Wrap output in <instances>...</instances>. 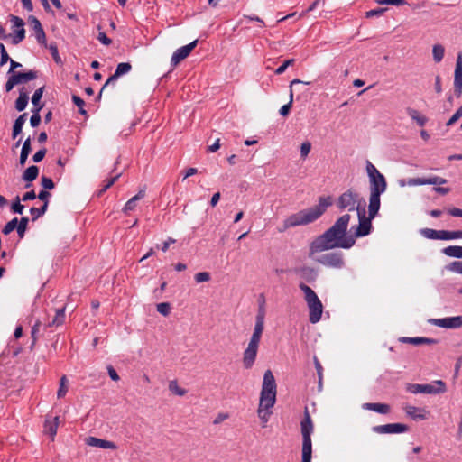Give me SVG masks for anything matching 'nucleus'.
Listing matches in <instances>:
<instances>
[{"label":"nucleus","mask_w":462,"mask_h":462,"mask_svg":"<svg viewBox=\"0 0 462 462\" xmlns=\"http://www.w3.org/2000/svg\"><path fill=\"white\" fill-rule=\"evenodd\" d=\"M65 321V307L58 309L56 310V315L53 319L48 323L47 327L51 326H60Z\"/></svg>","instance_id":"obj_31"},{"label":"nucleus","mask_w":462,"mask_h":462,"mask_svg":"<svg viewBox=\"0 0 462 462\" xmlns=\"http://www.w3.org/2000/svg\"><path fill=\"white\" fill-rule=\"evenodd\" d=\"M311 149V143L310 142H304L300 146V156L304 159L308 156Z\"/></svg>","instance_id":"obj_61"},{"label":"nucleus","mask_w":462,"mask_h":462,"mask_svg":"<svg viewBox=\"0 0 462 462\" xmlns=\"http://www.w3.org/2000/svg\"><path fill=\"white\" fill-rule=\"evenodd\" d=\"M43 91H44V86L43 87H41L39 88L38 89L35 90V92L33 93L32 97V103L33 104L34 107H38L39 106H41L42 104L40 103L42 97V95H43Z\"/></svg>","instance_id":"obj_41"},{"label":"nucleus","mask_w":462,"mask_h":462,"mask_svg":"<svg viewBox=\"0 0 462 462\" xmlns=\"http://www.w3.org/2000/svg\"><path fill=\"white\" fill-rule=\"evenodd\" d=\"M23 209L24 206L21 204V199L19 198V196H16L14 200L12 202L11 210L16 214H23Z\"/></svg>","instance_id":"obj_42"},{"label":"nucleus","mask_w":462,"mask_h":462,"mask_svg":"<svg viewBox=\"0 0 462 462\" xmlns=\"http://www.w3.org/2000/svg\"><path fill=\"white\" fill-rule=\"evenodd\" d=\"M387 8H376L370 11L365 12V17L366 18H372L374 16H380L382 15Z\"/></svg>","instance_id":"obj_60"},{"label":"nucleus","mask_w":462,"mask_h":462,"mask_svg":"<svg viewBox=\"0 0 462 462\" xmlns=\"http://www.w3.org/2000/svg\"><path fill=\"white\" fill-rule=\"evenodd\" d=\"M121 176V173L116 174V176L109 179L106 183L104 185V187L98 191V196H101L104 192H106L111 186L114 185V183L118 180V178Z\"/></svg>","instance_id":"obj_52"},{"label":"nucleus","mask_w":462,"mask_h":462,"mask_svg":"<svg viewBox=\"0 0 462 462\" xmlns=\"http://www.w3.org/2000/svg\"><path fill=\"white\" fill-rule=\"evenodd\" d=\"M132 69V65L129 62H121L117 65L115 74L119 78Z\"/></svg>","instance_id":"obj_38"},{"label":"nucleus","mask_w":462,"mask_h":462,"mask_svg":"<svg viewBox=\"0 0 462 462\" xmlns=\"http://www.w3.org/2000/svg\"><path fill=\"white\" fill-rule=\"evenodd\" d=\"M430 322L444 328H458L462 327V316L448 317L443 319H432Z\"/></svg>","instance_id":"obj_12"},{"label":"nucleus","mask_w":462,"mask_h":462,"mask_svg":"<svg viewBox=\"0 0 462 462\" xmlns=\"http://www.w3.org/2000/svg\"><path fill=\"white\" fill-rule=\"evenodd\" d=\"M264 318L265 310L263 306H260L255 317V325L253 335L251 336L247 347L243 353L242 363L245 369L252 368L256 360L259 344L264 329Z\"/></svg>","instance_id":"obj_3"},{"label":"nucleus","mask_w":462,"mask_h":462,"mask_svg":"<svg viewBox=\"0 0 462 462\" xmlns=\"http://www.w3.org/2000/svg\"><path fill=\"white\" fill-rule=\"evenodd\" d=\"M358 193L353 191L352 189H348L338 197L337 206L340 210L348 208L349 211H353L356 209L355 204L358 201Z\"/></svg>","instance_id":"obj_9"},{"label":"nucleus","mask_w":462,"mask_h":462,"mask_svg":"<svg viewBox=\"0 0 462 462\" xmlns=\"http://www.w3.org/2000/svg\"><path fill=\"white\" fill-rule=\"evenodd\" d=\"M262 390H269L271 392H276V383L274 376L271 370L265 371L263 374V381Z\"/></svg>","instance_id":"obj_22"},{"label":"nucleus","mask_w":462,"mask_h":462,"mask_svg":"<svg viewBox=\"0 0 462 462\" xmlns=\"http://www.w3.org/2000/svg\"><path fill=\"white\" fill-rule=\"evenodd\" d=\"M145 196V189H140L138 193L131 198L125 205L123 211L127 213L129 211L134 210L136 208L137 201L144 198Z\"/></svg>","instance_id":"obj_23"},{"label":"nucleus","mask_w":462,"mask_h":462,"mask_svg":"<svg viewBox=\"0 0 462 462\" xmlns=\"http://www.w3.org/2000/svg\"><path fill=\"white\" fill-rule=\"evenodd\" d=\"M442 253L449 257L462 258V246L448 245L442 249Z\"/></svg>","instance_id":"obj_30"},{"label":"nucleus","mask_w":462,"mask_h":462,"mask_svg":"<svg viewBox=\"0 0 462 462\" xmlns=\"http://www.w3.org/2000/svg\"><path fill=\"white\" fill-rule=\"evenodd\" d=\"M43 105L39 106L38 107H34L32 109V116L30 118V124L32 127H37L41 123V116L40 111L42 109Z\"/></svg>","instance_id":"obj_37"},{"label":"nucleus","mask_w":462,"mask_h":462,"mask_svg":"<svg viewBox=\"0 0 462 462\" xmlns=\"http://www.w3.org/2000/svg\"><path fill=\"white\" fill-rule=\"evenodd\" d=\"M406 112L408 114V116L413 120L415 121L418 125L420 126H424L426 125V123L428 122V118L421 115L418 110L414 109V108H411V107H408L406 109Z\"/></svg>","instance_id":"obj_28"},{"label":"nucleus","mask_w":462,"mask_h":462,"mask_svg":"<svg viewBox=\"0 0 462 462\" xmlns=\"http://www.w3.org/2000/svg\"><path fill=\"white\" fill-rule=\"evenodd\" d=\"M39 175V168L35 165L28 167L23 173V180L27 182L25 188L31 187V182L37 179Z\"/></svg>","instance_id":"obj_21"},{"label":"nucleus","mask_w":462,"mask_h":462,"mask_svg":"<svg viewBox=\"0 0 462 462\" xmlns=\"http://www.w3.org/2000/svg\"><path fill=\"white\" fill-rule=\"evenodd\" d=\"M11 77L14 79L17 85L26 83L33 80L38 77V71L28 70L26 72L15 71L11 74Z\"/></svg>","instance_id":"obj_16"},{"label":"nucleus","mask_w":462,"mask_h":462,"mask_svg":"<svg viewBox=\"0 0 462 462\" xmlns=\"http://www.w3.org/2000/svg\"><path fill=\"white\" fill-rule=\"evenodd\" d=\"M295 62V60L294 59H290V60H286L280 67H278L275 70V74L277 75H281L282 74L286 69L290 66V65H292L294 64Z\"/></svg>","instance_id":"obj_58"},{"label":"nucleus","mask_w":462,"mask_h":462,"mask_svg":"<svg viewBox=\"0 0 462 462\" xmlns=\"http://www.w3.org/2000/svg\"><path fill=\"white\" fill-rule=\"evenodd\" d=\"M86 444L91 447H97L105 449H116L117 446L115 442L98 439L96 437H88L86 439Z\"/></svg>","instance_id":"obj_15"},{"label":"nucleus","mask_w":462,"mask_h":462,"mask_svg":"<svg viewBox=\"0 0 462 462\" xmlns=\"http://www.w3.org/2000/svg\"><path fill=\"white\" fill-rule=\"evenodd\" d=\"M462 117V106L455 112V114L446 123L447 126L454 125L458 119Z\"/></svg>","instance_id":"obj_59"},{"label":"nucleus","mask_w":462,"mask_h":462,"mask_svg":"<svg viewBox=\"0 0 462 462\" xmlns=\"http://www.w3.org/2000/svg\"><path fill=\"white\" fill-rule=\"evenodd\" d=\"M41 184L43 187L44 190H51L53 189L55 187L53 180L46 176H42Z\"/></svg>","instance_id":"obj_51"},{"label":"nucleus","mask_w":462,"mask_h":462,"mask_svg":"<svg viewBox=\"0 0 462 462\" xmlns=\"http://www.w3.org/2000/svg\"><path fill=\"white\" fill-rule=\"evenodd\" d=\"M97 28L99 31L98 35H97V40L99 42H101L104 45H106V46L110 45L112 42V40L106 36V32L101 31V29H102L101 25L98 24Z\"/></svg>","instance_id":"obj_50"},{"label":"nucleus","mask_w":462,"mask_h":462,"mask_svg":"<svg viewBox=\"0 0 462 462\" xmlns=\"http://www.w3.org/2000/svg\"><path fill=\"white\" fill-rule=\"evenodd\" d=\"M447 181L448 180L446 179L439 176H434L427 179V184L430 185H443L446 184Z\"/></svg>","instance_id":"obj_56"},{"label":"nucleus","mask_w":462,"mask_h":462,"mask_svg":"<svg viewBox=\"0 0 462 462\" xmlns=\"http://www.w3.org/2000/svg\"><path fill=\"white\" fill-rule=\"evenodd\" d=\"M350 219L349 214L342 215L332 226L317 236L310 245L309 256L335 248L349 249L354 246V239L347 234Z\"/></svg>","instance_id":"obj_1"},{"label":"nucleus","mask_w":462,"mask_h":462,"mask_svg":"<svg viewBox=\"0 0 462 462\" xmlns=\"http://www.w3.org/2000/svg\"><path fill=\"white\" fill-rule=\"evenodd\" d=\"M47 47L49 48V50H50V51L51 53V56L53 58V60H55V62H57V63L61 62V60H60V57L59 55L58 47H57L56 43H51L50 45H47Z\"/></svg>","instance_id":"obj_53"},{"label":"nucleus","mask_w":462,"mask_h":462,"mask_svg":"<svg viewBox=\"0 0 462 462\" xmlns=\"http://www.w3.org/2000/svg\"><path fill=\"white\" fill-rule=\"evenodd\" d=\"M373 431L378 434H396L409 430V427L402 423H390L373 427Z\"/></svg>","instance_id":"obj_10"},{"label":"nucleus","mask_w":462,"mask_h":462,"mask_svg":"<svg viewBox=\"0 0 462 462\" xmlns=\"http://www.w3.org/2000/svg\"><path fill=\"white\" fill-rule=\"evenodd\" d=\"M445 54V48L441 44H435L432 48L433 60L436 63L443 60Z\"/></svg>","instance_id":"obj_34"},{"label":"nucleus","mask_w":462,"mask_h":462,"mask_svg":"<svg viewBox=\"0 0 462 462\" xmlns=\"http://www.w3.org/2000/svg\"><path fill=\"white\" fill-rule=\"evenodd\" d=\"M380 207L377 206L374 208V211L371 209V204L368 206V217H366L365 209V204L361 206L360 202L356 206V211L358 216L359 224L356 227L353 226L351 230L355 229L353 234L351 235V237L354 239V245L356 244V240L358 237H363L367 235H369L372 231V219H374Z\"/></svg>","instance_id":"obj_5"},{"label":"nucleus","mask_w":462,"mask_h":462,"mask_svg":"<svg viewBox=\"0 0 462 462\" xmlns=\"http://www.w3.org/2000/svg\"><path fill=\"white\" fill-rule=\"evenodd\" d=\"M257 413L259 418L263 423H266L269 420V416L271 414V411H268V410L264 409V407H258Z\"/></svg>","instance_id":"obj_55"},{"label":"nucleus","mask_w":462,"mask_h":462,"mask_svg":"<svg viewBox=\"0 0 462 462\" xmlns=\"http://www.w3.org/2000/svg\"><path fill=\"white\" fill-rule=\"evenodd\" d=\"M276 402V392H271L269 390H262L260 393V407L269 410L275 404Z\"/></svg>","instance_id":"obj_14"},{"label":"nucleus","mask_w":462,"mask_h":462,"mask_svg":"<svg viewBox=\"0 0 462 462\" xmlns=\"http://www.w3.org/2000/svg\"><path fill=\"white\" fill-rule=\"evenodd\" d=\"M67 383H68V379H67L66 375H62L60 380V387L57 392L58 398H63L66 395V393L68 392Z\"/></svg>","instance_id":"obj_39"},{"label":"nucleus","mask_w":462,"mask_h":462,"mask_svg":"<svg viewBox=\"0 0 462 462\" xmlns=\"http://www.w3.org/2000/svg\"><path fill=\"white\" fill-rule=\"evenodd\" d=\"M40 327H41V321L40 320H37L35 322V324L32 326V331H31V337H32V344L30 346V348L32 349L36 344V341H37V334L39 332V329H40Z\"/></svg>","instance_id":"obj_45"},{"label":"nucleus","mask_w":462,"mask_h":462,"mask_svg":"<svg viewBox=\"0 0 462 462\" xmlns=\"http://www.w3.org/2000/svg\"><path fill=\"white\" fill-rule=\"evenodd\" d=\"M28 22L32 25V29H33V31L35 32V37H36L37 42L40 44L44 45L45 47H47L46 34H45V32H44V30H43L41 22L38 20V18H36L33 15H30L29 16Z\"/></svg>","instance_id":"obj_13"},{"label":"nucleus","mask_w":462,"mask_h":462,"mask_svg":"<svg viewBox=\"0 0 462 462\" xmlns=\"http://www.w3.org/2000/svg\"><path fill=\"white\" fill-rule=\"evenodd\" d=\"M296 84H306V85H309L310 82H305V81H302L299 79H294L293 80L291 81V85H290V101L286 104V105H283L281 109H280V114L282 116H287L291 111V106H292V102H293V90H292V86L293 85H296Z\"/></svg>","instance_id":"obj_19"},{"label":"nucleus","mask_w":462,"mask_h":462,"mask_svg":"<svg viewBox=\"0 0 462 462\" xmlns=\"http://www.w3.org/2000/svg\"><path fill=\"white\" fill-rule=\"evenodd\" d=\"M313 361L319 377V386L321 387L323 380V367L317 356H314Z\"/></svg>","instance_id":"obj_47"},{"label":"nucleus","mask_w":462,"mask_h":462,"mask_svg":"<svg viewBox=\"0 0 462 462\" xmlns=\"http://www.w3.org/2000/svg\"><path fill=\"white\" fill-rule=\"evenodd\" d=\"M197 44H198V40H195L192 42L177 49L171 56V65L177 66L181 60L186 59L189 55V53L192 51V50L197 46Z\"/></svg>","instance_id":"obj_11"},{"label":"nucleus","mask_w":462,"mask_h":462,"mask_svg":"<svg viewBox=\"0 0 462 462\" xmlns=\"http://www.w3.org/2000/svg\"><path fill=\"white\" fill-rule=\"evenodd\" d=\"M300 430L302 434V450L307 453V450H312L311 433L313 431V423L308 408H305L304 418L300 422Z\"/></svg>","instance_id":"obj_7"},{"label":"nucleus","mask_w":462,"mask_h":462,"mask_svg":"<svg viewBox=\"0 0 462 462\" xmlns=\"http://www.w3.org/2000/svg\"><path fill=\"white\" fill-rule=\"evenodd\" d=\"M157 311L164 317H167L171 312V304L168 302H162L156 306Z\"/></svg>","instance_id":"obj_48"},{"label":"nucleus","mask_w":462,"mask_h":462,"mask_svg":"<svg viewBox=\"0 0 462 462\" xmlns=\"http://www.w3.org/2000/svg\"><path fill=\"white\" fill-rule=\"evenodd\" d=\"M9 18L14 27H16L17 29L24 27V22L22 18L14 14H10Z\"/></svg>","instance_id":"obj_57"},{"label":"nucleus","mask_w":462,"mask_h":462,"mask_svg":"<svg viewBox=\"0 0 462 462\" xmlns=\"http://www.w3.org/2000/svg\"><path fill=\"white\" fill-rule=\"evenodd\" d=\"M447 391L446 383L442 380H437L434 384H422V393L438 394Z\"/></svg>","instance_id":"obj_17"},{"label":"nucleus","mask_w":462,"mask_h":462,"mask_svg":"<svg viewBox=\"0 0 462 462\" xmlns=\"http://www.w3.org/2000/svg\"><path fill=\"white\" fill-rule=\"evenodd\" d=\"M29 223V218L27 217H23L20 220H18V224L16 226L17 233L20 238H23L25 232L27 230V226Z\"/></svg>","instance_id":"obj_35"},{"label":"nucleus","mask_w":462,"mask_h":462,"mask_svg":"<svg viewBox=\"0 0 462 462\" xmlns=\"http://www.w3.org/2000/svg\"><path fill=\"white\" fill-rule=\"evenodd\" d=\"M307 282H314L317 279V272L311 267H301L296 271Z\"/></svg>","instance_id":"obj_24"},{"label":"nucleus","mask_w":462,"mask_h":462,"mask_svg":"<svg viewBox=\"0 0 462 462\" xmlns=\"http://www.w3.org/2000/svg\"><path fill=\"white\" fill-rule=\"evenodd\" d=\"M299 288L304 293V300L309 308V320L315 324L321 319L323 305L316 292L304 282H300Z\"/></svg>","instance_id":"obj_6"},{"label":"nucleus","mask_w":462,"mask_h":462,"mask_svg":"<svg viewBox=\"0 0 462 462\" xmlns=\"http://www.w3.org/2000/svg\"><path fill=\"white\" fill-rule=\"evenodd\" d=\"M47 202L46 203H43V205L41 207V208H30V213L32 215V221H36L40 217H42V215L45 214V212L47 211Z\"/></svg>","instance_id":"obj_36"},{"label":"nucleus","mask_w":462,"mask_h":462,"mask_svg":"<svg viewBox=\"0 0 462 462\" xmlns=\"http://www.w3.org/2000/svg\"><path fill=\"white\" fill-rule=\"evenodd\" d=\"M26 117L27 113H23L15 119L12 130L13 139H15L22 133L23 126L26 121Z\"/></svg>","instance_id":"obj_26"},{"label":"nucleus","mask_w":462,"mask_h":462,"mask_svg":"<svg viewBox=\"0 0 462 462\" xmlns=\"http://www.w3.org/2000/svg\"><path fill=\"white\" fill-rule=\"evenodd\" d=\"M72 101L79 107V112L83 116H87V111L84 109V100L80 97L73 95Z\"/></svg>","instance_id":"obj_46"},{"label":"nucleus","mask_w":462,"mask_h":462,"mask_svg":"<svg viewBox=\"0 0 462 462\" xmlns=\"http://www.w3.org/2000/svg\"><path fill=\"white\" fill-rule=\"evenodd\" d=\"M17 224H18V218L17 217L13 218L9 222H7V224L4 226V228L2 229V233L4 235H9L12 231H14L16 228Z\"/></svg>","instance_id":"obj_44"},{"label":"nucleus","mask_w":462,"mask_h":462,"mask_svg":"<svg viewBox=\"0 0 462 462\" xmlns=\"http://www.w3.org/2000/svg\"><path fill=\"white\" fill-rule=\"evenodd\" d=\"M405 411L408 416L413 420H425V410L415 406L408 405L405 407Z\"/></svg>","instance_id":"obj_27"},{"label":"nucleus","mask_w":462,"mask_h":462,"mask_svg":"<svg viewBox=\"0 0 462 462\" xmlns=\"http://www.w3.org/2000/svg\"><path fill=\"white\" fill-rule=\"evenodd\" d=\"M316 261L329 268L340 269L345 265L343 254L341 252L325 254L319 258H317Z\"/></svg>","instance_id":"obj_8"},{"label":"nucleus","mask_w":462,"mask_h":462,"mask_svg":"<svg viewBox=\"0 0 462 462\" xmlns=\"http://www.w3.org/2000/svg\"><path fill=\"white\" fill-rule=\"evenodd\" d=\"M454 83H462V54L458 53L455 68Z\"/></svg>","instance_id":"obj_33"},{"label":"nucleus","mask_w":462,"mask_h":462,"mask_svg":"<svg viewBox=\"0 0 462 462\" xmlns=\"http://www.w3.org/2000/svg\"><path fill=\"white\" fill-rule=\"evenodd\" d=\"M421 235L428 239H438L439 230L431 228H423L420 230Z\"/></svg>","instance_id":"obj_49"},{"label":"nucleus","mask_w":462,"mask_h":462,"mask_svg":"<svg viewBox=\"0 0 462 462\" xmlns=\"http://www.w3.org/2000/svg\"><path fill=\"white\" fill-rule=\"evenodd\" d=\"M331 205L332 198L330 196L319 197L318 205L300 210L288 217L283 223L284 229L298 226H305L316 221Z\"/></svg>","instance_id":"obj_2"},{"label":"nucleus","mask_w":462,"mask_h":462,"mask_svg":"<svg viewBox=\"0 0 462 462\" xmlns=\"http://www.w3.org/2000/svg\"><path fill=\"white\" fill-rule=\"evenodd\" d=\"M407 390L412 393H422V384L418 383H409L407 385Z\"/></svg>","instance_id":"obj_63"},{"label":"nucleus","mask_w":462,"mask_h":462,"mask_svg":"<svg viewBox=\"0 0 462 462\" xmlns=\"http://www.w3.org/2000/svg\"><path fill=\"white\" fill-rule=\"evenodd\" d=\"M363 408L381 414H387L391 411L389 404L380 402H366L363 404Z\"/></svg>","instance_id":"obj_20"},{"label":"nucleus","mask_w":462,"mask_h":462,"mask_svg":"<svg viewBox=\"0 0 462 462\" xmlns=\"http://www.w3.org/2000/svg\"><path fill=\"white\" fill-rule=\"evenodd\" d=\"M448 268L450 270V271H453L455 273H461L462 274V262H459V261H456V262H453L451 263Z\"/></svg>","instance_id":"obj_64"},{"label":"nucleus","mask_w":462,"mask_h":462,"mask_svg":"<svg viewBox=\"0 0 462 462\" xmlns=\"http://www.w3.org/2000/svg\"><path fill=\"white\" fill-rule=\"evenodd\" d=\"M31 152H32L31 138L28 137L24 141L22 150H21V153H20L19 162L22 166H23L25 164Z\"/></svg>","instance_id":"obj_29"},{"label":"nucleus","mask_w":462,"mask_h":462,"mask_svg":"<svg viewBox=\"0 0 462 462\" xmlns=\"http://www.w3.org/2000/svg\"><path fill=\"white\" fill-rule=\"evenodd\" d=\"M46 152H47V150L45 148L39 150L32 156V161L36 163L42 162L43 160V158L45 157Z\"/></svg>","instance_id":"obj_62"},{"label":"nucleus","mask_w":462,"mask_h":462,"mask_svg":"<svg viewBox=\"0 0 462 462\" xmlns=\"http://www.w3.org/2000/svg\"><path fill=\"white\" fill-rule=\"evenodd\" d=\"M28 101H29V96H28L27 92L25 91L24 88H22L19 90V97L15 100V109L19 112L23 111L28 105Z\"/></svg>","instance_id":"obj_25"},{"label":"nucleus","mask_w":462,"mask_h":462,"mask_svg":"<svg viewBox=\"0 0 462 462\" xmlns=\"http://www.w3.org/2000/svg\"><path fill=\"white\" fill-rule=\"evenodd\" d=\"M399 341L402 342V343L411 344V345H414V346H419V345H436L439 342L438 339L423 337H402L399 338Z\"/></svg>","instance_id":"obj_18"},{"label":"nucleus","mask_w":462,"mask_h":462,"mask_svg":"<svg viewBox=\"0 0 462 462\" xmlns=\"http://www.w3.org/2000/svg\"><path fill=\"white\" fill-rule=\"evenodd\" d=\"M194 279L198 283L208 282L210 280V273L208 272H200L195 274Z\"/></svg>","instance_id":"obj_54"},{"label":"nucleus","mask_w":462,"mask_h":462,"mask_svg":"<svg viewBox=\"0 0 462 462\" xmlns=\"http://www.w3.org/2000/svg\"><path fill=\"white\" fill-rule=\"evenodd\" d=\"M25 38V29L23 27L21 29H17L15 31L14 36L12 39V43L14 45L19 44Z\"/></svg>","instance_id":"obj_43"},{"label":"nucleus","mask_w":462,"mask_h":462,"mask_svg":"<svg viewBox=\"0 0 462 462\" xmlns=\"http://www.w3.org/2000/svg\"><path fill=\"white\" fill-rule=\"evenodd\" d=\"M366 171L370 182L369 204L374 211L375 207H380V196L386 190L387 182L384 176L370 161H366Z\"/></svg>","instance_id":"obj_4"},{"label":"nucleus","mask_w":462,"mask_h":462,"mask_svg":"<svg viewBox=\"0 0 462 462\" xmlns=\"http://www.w3.org/2000/svg\"><path fill=\"white\" fill-rule=\"evenodd\" d=\"M58 423H59V417H55L53 421H49V420L45 421L44 430L51 438H53L57 433Z\"/></svg>","instance_id":"obj_32"},{"label":"nucleus","mask_w":462,"mask_h":462,"mask_svg":"<svg viewBox=\"0 0 462 462\" xmlns=\"http://www.w3.org/2000/svg\"><path fill=\"white\" fill-rule=\"evenodd\" d=\"M169 390L179 396H183L187 393L185 389L179 387L176 380H172L169 383Z\"/></svg>","instance_id":"obj_40"}]
</instances>
